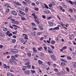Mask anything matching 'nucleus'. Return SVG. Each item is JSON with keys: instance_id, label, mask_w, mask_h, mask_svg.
<instances>
[{"instance_id": "49", "label": "nucleus", "mask_w": 76, "mask_h": 76, "mask_svg": "<svg viewBox=\"0 0 76 76\" xmlns=\"http://www.w3.org/2000/svg\"><path fill=\"white\" fill-rule=\"evenodd\" d=\"M17 32H18V31H14V32H12L13 34L14 35L15 34H17Z\"/></svg>"}, {"instance_id": "38", "label": "nucleus", "mask_w": 76, "mask_h": 76, "mask_svg": "<svg viewBox=\"0 0 76 76\" xmlns=\"http://www.w3.org/2000/svg\"><path fill=\"white\" fill-rule=\"evenodd\" d=\"M22 20H26V18L24 17H21Z\"/></svg>"}, {"instance_id": "1", "label": "nucleus", "mask_w": 76, "mask_h": 76, "mask_svg": "<svg viewBox=\"0 0 76 76\" xmlns=\"http://www.w3.org/2000/svg\"><path fill=\"white\" fill-rule=\"evenodd\" d=\"M16 59V58L15 57V56L12 55L11 56V59L9 61V63L10 64H12L13 63H14V62H15V61Z\"/></svg>"}, {"instance_id": "15", "label": "nucleus", "mask_w": 76, "mask_h": 76, "mask_svg": "<svg viewBox=\"0 0 76 76\" xmlns=\"http://www.w3.org/2000/svg\"><path fill=\"white\" fill-rule=\"evenodd\" d=\"M5 36L3 34L0 32V38H3V37H4Z\"/></svg>"}, {"instance_id": "45", "label": "nucleus", "mask_w": 76, "mask_h": 76, "mask_svg": "<svg viewBox=\"0 0 76 76\" xmlns=\"http://www.w3.org/2000/svg\"><path fill=\"white\" fill-rule=\"evenodd\" d=\"M30 63H29V62H26L25 63V65H29Z\"/></svg>"}, {"instance_id": "25", "label": "nucleus", "mask_w": 76, "mask_h": 76, "mask_svg": "<svg viewBox=\"0 0 76 76\" xmlns=\"http://www.w3.org/2000/svg\"><path fill=\"white\" fill-rule=\"evenodd\" d=\"M10 11V10L9 9H7L5 11V13H7H7H9V11Z\"/></svg>"}, {"instance_id": "21", "label": "nucleus", "mask_w": 76, "mask_h": 76, "mask_svg": "<svg viewBox=\"0 0 76 76\" xmlns=\"http://www.w3.org/2000/svg\"><path fill=\"white\" fill-rule=\"evenodd\" d=\"M38 63H39V64L40 65H42V64H42V61L40 60H39L38 61Z\"/></svg>"}, {"instance_id": "40", "label": "nucleus", "mask_w": 76, "mask_h": 76, "mask_svg": "<svg viewBox=\"0 0 76 76\" xmlns=\"http://www.w3.org/2000/svg\"><path fill=\"white\" fill-rule=\"evenodd\" d=\"M31 66L30 65L26 66V68L27 69H30V68H31Z\"/></svg>"}, {"instance_id": "27", "label": "nucleus", "mask_w": 76, "mask_h": 76, "mask_svg": "<svg viewBox=\"0 0 76 76\" xmlns=\"http://www.w3.org/2000/svg\"><path fill=\"white\" fill-rule=\"evenodd\" d=\"M24 1L27 3H31V0H24Z\"/></svg>"}, {"instance_id": "55", "label": "nucleus", "mask_w": 76, "mask_h": 76, "mask_svg": "<svg viewBox=\"0 0 76 76\" xmlns=\"http://www.w3.org/2000/svg\"><path fill=\"white\" fill-rule=\"evenodd\" d=\"M27 36H24V39H28V37H27Z\"/></svg>"}, {"instance_id": "6", "label": "nucleus", "mask_w": 76, "mask_h": 76, "mask_svg": "<svg viewBox=\"0 0 76 76\" xmlns=\"http://www.w3.org/2000/svg\"><path fill=\"white\" fill-rule=\"evenodd\" d=\"M70 37H69V39H72V38H75V35L73 34H72L70 36L69 35Z\"/></svg>"}, {"instance_id": "19", "label": "nucleus", "mask_w": 76, "mask_h": 76, "mask_svg": "<svg viewBox=\"0 0 76 76\" xmlns=\"http://www.w3.org/2000/svg\"><path fill=\"white\" fill-rule=\"evenodd\" d=\"M7 76H15V75L11 73H8L7 75Z\"/></svg>"}, {"instance_id": "10", "label": "nucleus", "mask_w": 76, "mask_h": 76, "mask_svg": "<svg viewBox=\"0 0 76 76\" xmlns=\"http://www.w3.org/2000/svg\"><path fill=\"white\" fill-rule=\"evenodd\" d=\"M62 6H63V7L64 9H66V8L67 7V5L65 4V3H62Z\"/></svg>"}, {"instance_id": "33", "label": "nucleus", "mask_w": 76, "mask_h": 76, "mask_svg": "<svg viewBox=\"0 0 76 76\" xmlns=\"http://www.w3.org/2000/svg\"><path fill=\"white\" fill-rule=\"evenodd\" d=\"M31 25H32V28H35L36 26L35 24L34 23H32Z\"/></svg>"}, {"instance_id": "63", "label": "nucleus", "mask_w": 76, "mask_h": 76, "mask_svg": "<svg viewBox=\"0 0 76 76\" xmlns=\"http://www.w3.org/2000/svg\"><path fill=\"white\" fill-rule=\"evenodd\" d=\"M52 6L53 5L51 4H50L49 5V7H52Z\"/></svg>"}, {"instance_id": "44", "label": "nucleus", "mask_w": 76, "mask_h": 76, "mask_svg": "<svg viewBox=\"0 0 76 76\" xmlns=\"http://www.w3.org/2000/svg\"><path fill=\"white\" fill-rule=\"evenodd\" d=\"M42 34V33L41 32H39L37 33V35H41V34Z\"/></svg>"}, {"instance_id": "18", "label": "nucleus", "mask_w": 76, "mask_h": 76, "mask_svg": "<svg viewBox=\"0 0 76 76\" xmlns=\"http://www.w3.org/2000/svg\"><path fill=\"white\" fill-rule=\"evenodd\" d=\"M48 23L51 26H53V23L50 21L48 22Z\"/></svg>"}, {"instance_id": "58", "label": "nucleus", "mask_w": 76, "mask_h": 76, "mask_svg": "<svg viewBox=\"0 0 76 76\" xmlns=\"http://www.w3.org/2000/svg\"><path fill=\"white\" fill-rule=\"evenodd\" d=\"M44 54L41 53L40 54V56L41 57H44Z\"/></svg>"}, {"instance_id": "64", "label": "nucleus", "mask_w": 76, "mask_h": 76, "mask_svg": "<svg viewBox=\"0 0 76 76\" xmlns=\"http://www.w3.org/2000/svg\"><path fill=\"white\" fill-rule=\"evenodd\" d=\"M59 7L60 10H62L63 9V7H62L61 6H59Z\"/></svg>"}, {"instance_id": "52", "label": "nucleus", "mask_w": 76, "mask_h": 76, "mask_svg": "<svg viewBox=\"0 0 76 76\" xmlns=\"http://www.w3.org/2000/svg\"><path fill=\"white\" fill-rule=\"evenodd\" d=\"M12 26H14V27H16V28H19V26L15 25V24H12Z\"/></svg>"}, {"instance_id": "2", "label": "nucleus", "mask_w": 76, "mask_h": 76, "mask_svg": "<svg viewBox=\"0 0 76 76\" xmlns=\"http://www.w3.org/2000/svg\"><path fill=\"white\" fill-rule=\"evenodd\" d=\"M11 51L13 53H18V50L16 49H12Z\"/></svg>"}, {"instance_id": "5", "label": "nucleus", "mask_w": 76, "mask_h": 76, "mask_svg": "<svg viewBox=\"0 0 76 76\" xmlns=\"http://www.w3.org/2000/svg\"><path fill=\"white\" fill-rule=\"evenodd\" d=\"M44 5L45 7H44V6H42V8H43V9H45V8H46V9L49 8L48 7V6H47V4H44Z\"/></svg>"}, {"instance_id": "35", "label": "nucleus", "mask_w": 76, "mask_h": 76, "mask_svg": "<svg viewBox=\"0 0 76 76\" xmlns=\"http://www.w3.org/2000/svg\"><path fill=\"white\" fill-rule=\"evenodd\" d=\"M28 7H26L25 9V11L26 12H28Z\"/></svg>"}, {"instance_id": "61", "label": "nucleus", "mask_w": 76, "mask_h": 76, "mask_svg": "<svg viewBox=\"0 0 76 76\" xmlns=\"http://www.w3.org/2000/svg\"><path fill=\"white\" fill-rule=\"evenodd\" d=\"M54 71H55V72H58V69H54Z\"/></svg>"}, {"instance_id": "42", "label": "nucleus", "mask_w": 76, "mask_h": 76, "mask_svg": "<svg viewBox=\"0 0 76 76\" xmlns=\"http://www.w3.org/2000/svg\"><path fill=\"white\" fill-rule=\"evenodd\" d=\"M42 47H41L40 48H38V50L39 51H41V50H42Z\"/></svg>"}, {"instance_id": "46", "label": "nucleus", "mask_w": 76, "mask_h": 76, "mask_svg": "<svg viewBox=\"0 0 76 76\" xmlns=\"http://www.w3.org/2000/svg\"><path fill=\"white\" fill-rule=\"evenodd\" d=\"M52 18V16H50L47 18V20H50V19H51Z\"/></svg>"}, {"instance_id": "56", "label": "nucleus", "mask_w": 76, "mask_h": 76, "mask_svg": "<svg viewBox=\"0 0 76 76\" xmlns=\"http://www.w3.org/2000/svg\"><path fill=\"white\" fill-rule=\"evenodd\" d=\"M62 48V50H65L67 48V47L66 46H64Z\"/></svg>"}, {"instance_id": "47", "label": "nucleus", "mask_w": 76, "mask_h": 76, "mask_svg": "<svg viewBox=\"0 0 76 76\" xmlns=\"http://www.w3.org/2000/svg\"><path fill=\"white\" fill-rule=\"evenodd\" d=\"M39 29H40V30H43V27L42 26H39Z\"/></svg>"}, {"instance_id": "30", "label": "nucleus", "mask_w": 76, "mask_h": 76, "mask_svg": "<svg viewBox=\"0 0 76 76\" xmlns=\"http://www.w3.org/2000/svg\"><path fill=\"white\" fill-rule=\"evenodd\" d=\"M66 65V64L64 63L61 62V66H64Z\"/></svg>"}, {"instance_id": "36", "label": "nucleus", "mask_w": 76, "mask_h": 76, "mask_svg": "<svg viewBox=\"0 0 76 76\" xmlns=\"http://www.w3.org/2000/svg\"><path fill=\"white\" fill-rule=\"evenodd\" d=\"M12 23H14V24H18L19 23L18 21H14V22H12Z\"/></svg>"}, {"instance_id": "50", "label": "nucleus", "mask_w": 76, "mask_h": 76, "mask_svg": "<svg viewBox=\"0 0 76 76\" xmlns=\"http://www.w3.org/2000/svg\"><path fill=\"white\" fill-rule=\"evenodd\" d=\"M67 59H69V60H71L72 58H71L69 56H67Z\"/></svg>"}, {"instance_id": "22", "label": "nucleus", "mask_w": 76, "mask_h": 76, "mask_svg": "<svg viewBox=\"0 0 76 76\" xmlns=\"http://www.w3.org/2000/svg\"><path fill=\"white\" fill-rule=\"evenodd\" d=\"M45 13H46L47 15H48V13L50 14L51 13L49 10H47V11H45Z\"/></svg>"}, {"instance_id": "34", "label": "nucleus", "mask_w": 76, "mask_h": 76, "mask_svg": "<svg viewBox=\"0 0 76 76\" xmlns=\"http://www.w3.org/2000/svg\"><path fill=\"white\" fill-rule=\"evenodd\" d=\"M31 73H32V74H34V73H35V70H31Z\"/></svg>"}, {"instance_id": "48", "label": "nucleus", "mask_w": 76, "mask_h": 76, "mask_svg": "<svg viewBox=\"0 0 76 76\" xmlns=\"http://www.w3.org/2000/svg\"><path fill=\"white\" fill-rule=\"evenodd\" d=\"M12 41L13 43H15L16 40L15 39H13L12 40Z\"/></svg>"}, {"instance_id": "12", "label": "nucleus", "mask_w": 76, "mask_h": 76, "mask_svg": "<svg viewBox=\"0 0 76 76\" xmlns=\"http://www.w3.org/2000/svg\"><path fill=\"white\" fill-rule=\"evenodd\" d=\"M12 14L14 16H16V15H17V12L14 11L12 12Z\"/></svg>"}, {"instance_id": "3", "label": "nucleus", "mask_w": 76, "mask_h": 76, "mask_svg": "<svg viewBox=\"0 0 76 76\" xmlns=\"http://www.w3.org/2000/svg\"><path fill=\"white\" fill-rule=\"evenodd\" d=\"M51 58L53 60H56V57H55V56L54 55H51Z\"/></svg>"}, {"instance_id": "59", "label": "nucleus", "mask_w": 76, "mask_h": 76, "mask_svg": "<svg viewBox=\"0 0 76 76\" xmlns=\"http://www.w3.org/2000/svg\"><path fill=\"white\" fill-rule=\"evenodd\" d=\"M51 4H52V6H54V5H55V2H52Z\"/></svg>"}, {"instance_id": "26", "label": "nucleus", "mask_w": 76, "mask_h": 76, "mask_svg": "<svg viewBox=\"0 0 76 76\" xmlns=\"http://www.w3.org/2000/svg\"><path fill=\"white\" fill-rule=\"evenodd\" d=\"M15 4H16V5H18V6H22V4L18 2H15Z\"/></svg>"}, {"instance_id": "13", "label": "nucleus", "mask_w": 76, "mask_h": 76, "mask_svg": "<svg viewBox=\"0 0 76 76\" xmlns=\"http://www.w3.org/2000/svg\"><path fill=\"white\" fill-rule=\"evenodd\" d=\"M4 6H5V7H7V8H11V7L9 5V4H5Z\"/></svg>"}, {"instance_id": "54", "label": "nucleus", "mask_w": 76, "mask_h": 76, "mask_svg": "<svg viewBox=\"0 0 76 76\" xmlns=\"http://www.w3.org/2000/svg\"><path fill=\"white\" fill-rule=\"evenodd\" d=\"M42 18L45 19H46V17L45 15H42Z\"/></svg>"}, {"instance_id": "4", "label": "nucleus", "mask_w": 76, "mask_h": 76, "mask_svg": "<svg viewBox=\"0 0 76 76\" xmlns=\"http://www.w3.org/2000/svg\"><path fill=\"white\" fill-rule=\"evenodd\" d=\"M7 35H8V37H10V36H12V33H10V31H7Z\"/></svg>"}, {"instance_id": "32", "label": "nucleus", "mask_w": 76, "mask_h": 76, "mask_svg": "<svg viewBox=\"0 0 76 76\" xmlns=\"http://www.w3.org/2000/svg\"><path fill=\"white\" fill-rule=\"evenodd\" d=\"M3 30L4 32H7V29L6 28H4Z\"/></svg>"}, {"instance_id": "8", "label": "nucleus", "mask_w": 76, "mask_h": 76, "mask_svg": "<svg viewBox=\"0 0 76 76\" xmlns=\"http://www.w3.org/2000/svg\"><path fill=\"white\" fill-rule=\"evenodd\" d=\"M48 53H50V54H51L53 53V50H52V49L51 48H49L48 50Z\"/></svg>"}, {"instance_id": "29", "label": "nucleus", "mask_w": 76, "mask_h": 76, "mask_svg": "<svg viewBox=\"0 0 76 76\" xmlns=\"http://www.w3.org/2000/svg\"><path fill=\"white\" fill-rule=\"evenodd\" d=\"M51 44L54 45L56 43V42L54 40H51Z\"/></svg>"}, {"instance_id": "23", "label": "nucleus", "mask_w": 76, "mask_h": 76, "mask_svg": "<svg viewBox=\"0 0 76 76\" xmlns=\"http://www.w3.org/2000/svg\"><path fill=\"white\" fill-rule=\"evenodd\" d=\"M19 12L20 14H21V15H25V13L22 12V11H19Z\"/></svg>"}, {"instance_id": "14", "label": "nucleus", "mask_w": 76, "mask_h": 76, "mask_svg": "<svg viewBox=\"0 0 76 76\" xmlns=\"http://www.w3.org/2000/svg\"><path fill=\"white\" fill-rule=\"evenodd\" d=\"M27 69L26 66H24L22 67V70L23 71H25V70Z\"/></svg>"}, {"instance_id": "28", "label": "nucleus", "mask_w": 76, "mask_h": 76, "mask_svg": "<svg viewBox=\"0 0 76 76\" xmlns=\"http://www.w3.org/2000/svg\"><path fill=\"white\" fill-rule=\"evenodd\" d=\"M22 3H23V4H25L26 6H28V4L26 2L24 1H23Z\"/></svg>"}, {"instance_id": "24", "label": "nucleus", "mask_w": 76, "mask_h": 76, "mask_svg": "<svg viewBox=\"0 0 76 76\" xmlns=\"http://www.w3.org/2000/svg\"><path fill=\"white\" fill-rule=\"evenodd\" d=\"M19 40L20 41H21L22 42H24V40H23V38H20L19 39Z\"/></svg>"}, {"instance_id": "37", "label": "nucleus", "mask_w": 76, "mask_h": 76, "mask_svg": "<svg viewBox=\"0 0 76 76\" xmlns=\"http://www.w3.org/2000/svg\"><path fill=\"white\" fill-rule=\"evenodd\" d=\"M61 62H64V63H67V61H64V59H61Z\"/></svg>"}, {"instance_id": "62", "label": "nucleus", "mask_w": 76, "mask_h": 76, "mask_svg": "<svg viewBox=\"0 0 76 76\" xmlns=\"http://www.w3.org/2000/svg\"><path fill=\"white\" fill-rule=\"evenodd\" d=\"M61 26H64V24H63V23L62 22L61 23Z\"/></svg>"}, {"instance_id": "60", "label": "nucleus", "mask_w": 76, "mask_h": 76, "mask_svg": "<svg viewBox=\"0 0 76 76\" xmlns=\"http://www.w3.org/2000/svg\"><path fill=\"white\" fill-rule=\"evenodd\" d=\"M69 10V11L71 13H72V12H73V10H72V9H70Z\"/></svg>"}, {"instance_id": "11", "label": "nucleus", "mask_w": 76, "mask_h": 76, "mask_svg": "<svg viewBox=\"0 0 76 76\" xmlns=\"http://www.w3.org/2000/svg\"><path fill=\"white\" fill-rule=\"evenodd\" d=\"M31 16L34 17V19H35L37 18V17L35 15V13H32L31 14Z\"/></svg>"}, {"instance_id": "43", "label": "nucleus", "mask_w": 76, "mask_h": 76, "mask_svg": "<svg viewBox=\"0 0 76 76\" xmlns=\"http://www.w3.org/2000/svg\"><path fill=\"white\" fill-rule=\"evenodd\" d=\"M73 66L74 68H76V62L74 63Z\"/></svg>"}, {"instance_id": "7", "label": "nucleus", "mask_w": 76, "mask_h": 76, "mask_svg": "<svg viewBox=\"0 0 76 76\" xmlns=\"http://www.w3.org/2000/svg\"><path fill=\"white\" fill-rule=\"evenodd\" d=\"M29 72L30 71L29 70H26L24 72V73L27 75H28L29 74Z\"/></svg>"}, {"instance_id": "41", "label": "nucleus", "mask_w": 76, "mask_h": 76, "mask_svg": "<svg viewBox=\"0 0 76 76\" xmlns=\"http://www.w3.org/2000/svg\"><path fill=\"white\" fill-rule=\"evenodd\" d=\"M51 62H48V65L49 66H51Z\"/></svg>"}, {"instance_id": "57", "label": "nucleus", "mask_w": 76, "mask_h": 76, "mask_svg": "<svg viewBox=\"0 0 76 76\" xmlns=\"http://www.w3.org/2000/svg\"><path fill=\"white\" fill-rule=\"evenodd\" d=\"M27 55H28V56H31V53H28Z\"/></svg>"}, {"instance_id": "20", "label": "nucleus", "mask_w": 76, "mask_h": 76, "mask_svg": "<svg viewBox=\"0 0 76 76\" xmlns=\"http://www.w3.org/2000/svg\"><path fill=\"white\" fill-rule=\"evenodd\" d=\"M29 61V59L28 58H26L24 60V61L25 62V63L26 62H28Z\"/></svg>"}, {"instance_id": "51", "label": "nucleus", "mask_w": 76, "mask_h": 76, "mask_svg": "<svg viewBox=\"0 0 76 76\" xmlns=\"http://www.w3.org/2000/svg\"><path fill=\"white\" fill-rule=\"evenodd\" d=\"M39 10V9H38V7H35L34 8V10L35 11H38V10Z\"/></svg>"}, {"instance_id": "9", "label": "nucleus", "mask_w": 76, "mask_h": 76, "mask_svg": "<svg viewBox=\"0 0 76 76\" xmlns=\"http://www.w3.org/2000/svg\"><path fill=\"white\" fill-rule=\"evenodd\" d=\"M34 21L37 23L38 24H39V19L37 18H35L34 20Z\"/></svg>"}, {"instance_id": "53", "label": "nucleus", "mask_w": 76, "mask_h": 76, "mask_svg": "<svg viewBox=\"0 0 76 76\" xmlns=\"http://www.w3.org/2000/svg\"><path fill=\"white\" fill-rule=\"evenodd\" d=\"M44 49L46 51H47V48L46 47H44Z\"/></svg>"}, {"instance_id": "39", "label": "nucleus", "mask_w": 76, "mask_h": 76, "mask_svg": "<svg viewBox=\"0 0 76 76\" xmlns=\"http://www.w3.org/2000/svg\"><path fill=\"white\" fill-rule=\"evenodd\" d=\"M69 2L70 3V4H72V5H73V2H72V1H71L70 0H69V1H68V3H69Z\"/></svg>"}, {"instance_id": "31", "label": "nucleus", "mask_w": 76, "mask_h": 76, "mask_svg": "<svg viewBox=\"0 0 76 76\" xmlns=\"http://www.w3.org/2000/svg\"><path fill=\"white\" fill-rule=\"evenodd\" d=\"M59 29V28L58 27H56L53 28V30H57Z\"/></svg>"}, {"instance_id": "16", "label": "nucleus", "mask_w": 76, "mask_h": 76, "mask_svg": "<svg viewBox=\"0 0 76 76\" xmlns=\"http://www.w3.org/2000/svg\"><path fill=\"white\" fill-rule=\"evenodd\" d=\"M31 34L33 36H35L36 35V32L35 31L31 32Z\"/></svg>"}, {"instance_id": "17", "label": "nucleus", "mask_w": 76, "mask_h": 76, "mask_svg": "<svg viewBox=\"0 0 76 76\" xmlns=\"http://www.w3.org/2000/svg\"><path fill=\"white\" fill-rule=\"evenodd\" d=\"M33 52L34 53H36L37 52V50H36V48H33Z\"/></svg>"}]
</instances>
